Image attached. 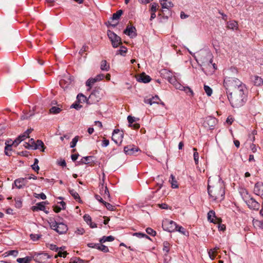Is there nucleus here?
I'll return each instance as SVG.
<instances>
[{
	"label": "nucleus",
	"instance_id": "nucleus-1",
	"mask_svg": "<svg viewBox=\"0 0 263 263\" xmlns=\"http://www.w3.org/2000/svg\"><path fill=\"white\" fill-rule=\"evenodd\" d=\"M247 91L246 87L238 89L237 91L231 92L227 94L228 98L233 107H239L243 105L247 100V96L245 92Z\"/></svg>",
	"mask_w": 263,
	"mask_h": 263
},
{
	"label": "nucleus",
	"instance_id": "nucleus-2",
	"mask_svg": "<svg viewBox=\"0 0 263 263\" xmlns=\"http://www.w3.org/2000/svg\"><path fill=\"white\" fill-rule=\"evenodd\" d=\"M223 86L227 94L231 93V91L234 92L240 89V87L241 88L246 87L245 85L237 78L228 76L226 77L224 79Z\"/></svg>",
	"mask_w": 263,
	"mask_h": 263
},
{
	"label": "nucleus",
	"instance_id": "nucleus-3",
	"mask_svg": "<svg viewBox=\"0 0 263 263\" xmlns=\"http://www.w3.org/2000/svg\"><path fill=\"white\" fill-rule=\"evenodd\" d=\"M213 55L211 52L208 50L201 51L198 55L196 61L199 65L202 67V70L205 72L206 69L212 67Z\"/></svg>",
	"mask_w": 263,
	"mask_h": 263
},
{
	"label": "nucleus",
	"instance_id": "nucleus-4",
	"mask_svg": "<svg viewBox=\"0 0 263 263\" xmlns=\"http://www.w3.org/2000/svg\"><path fill=\"white\" fill-rule=\"evenodd\" d=\"M208 192L209 195L213 200H222L225 194L224 190L220 182L212 186L208 184Z\"/></svg>",
	"mask_w": 263,
	"mask_h": 263
},
{
	"label": "nucleus",
	"instance_id": "nucleus-5",
	"mask_svg": "<svg viewBox=\"0 0 263 263\" xmlns=\"http://www.w3.org/2000/svg\"><path fill=\"white\" fill-rule=\"evenodd\" d=\"M49 223L50 228L60 234H65L68 230L67 226L62 222H59L54 219H50Z\"/></svg>",
	"mask_w": 263,
	"mask_h": 263
},
{
	"label": "nucleus",
	"instance_id": "nucleus-6",
	"mask_svg": "<svg viewBox=\"0 0 263 263\" xmlns=\"http://www.w3.org/2000/svg\"><path fill=\"white\" fill-rule=\"evenodd\" d=\"M107 35L114 48H117L122 44L121 38L114 32L108 30Z\"/></svg>",
	"mask_w": 263,
	"mask_h": 263
},
{
	"label": "nucleus",
	"instance_id": "nucleus-7",
	"mask_svg": "<svg viewBox=\"0 0 263 263\" xmlns=\"http://www.w3.org/2000/svg\"><path fill=\"white\" fill-rule=\"evenodd\" d=\"M162 226L164 230L170 232L175 231V230L177 228V224L175 222L167 219L162 221Z\"/></svg>",
	"mask_w": 263,
	"mask_h": 263
},
{
	"label": "nucleus",
	"instance_id": "nucleus-8",
	"mask_svg": "<svg viewBox=\"0 0 263 263\" xmlns=\"http://www.w3.org/2000/svg\"><path fill=\"white\" fill-rule=\"evenodd\" d=\"M101 89L96 88L89 96L88 99L90 100L92 103H96L99 101L101 99L102 94L100 93Z\"/></svg>",
	"mask_w": 263,
	"mask_h": 263
},
{
	"label": "nucleus",
	"instance_id": "nucleus-9",
	"mask_svg": "<svg viewBox=\"0 0 263 263\" xmlns=\"http://www.w3.org/2000/svg\"><path fill=\"white\" fill-rule=\"evenodd\" d=\"M123 138V133L118 129H115L113 132L111 139L116 143H121Z\"/></svg>",
	"mask_w": 263,
	"mask_h": 263
},
{
	"label": "nucleus",
	"instance_id": "nucleus-10",
	"mask_svg": "<svg viewBox=\"0 0 263 263\" xmlns=\"http://www.w3.org/2000/svg\"><path fill=\"white\" fill-rule=\"evenodd\" d=\"M217 122L215 118L213 117H207L203 122V125L205 128L212 129L214 127Z\"/></svg>",
	"mask_w": 263,
	"mask_h": 263
},
{
	"label": "nucleus",
	"instance_id": "nucleus-11",
	"mask_svg": "<svg viewBox=\"0 0 263 263\" xmlns=\"http://www.w3.org/2000/svg\"><path fill=\"white\" fill-rule=\"evenodd\" d=\"M124 151L125 154L132 155L134 154L135 152L140 151V149L134 145H127L124 147Z\"/></svg>",
	"mask_w": 263,
	"mask_h": 263
},
{
	"label": "nucleus",
	"instance_id": "nucleus-12",
	"mask_svg": "<svg viewBox=\"0 0 263 263\" xmlns=\"http://www.w3.org/2000/svg\"><path fill=\"white\" fill-rule=\"evenodd\" d=\"M246 203L249 208L253 210H258L259 204L254 198H251L249 200L246 201Z\"/></svg>",
	"mask_w": 263,
	"mask_h": 263
},
{
	"label": "nucleus",
	"instance_id": "nucleus-13",
	"mask_svg": "<svg viewBox=\"0 0 263 263\" xmlns=\"http://www.w3.org/2000/svg\"><path fill=\"white\" fill-rule=\"evenodd\" d=\"M136 29L135 27L129 26H127L126 28L124 30L123 33L130 37H136L137 36Z\"/></svg>",
	"mask_w": 263,
	"mask_h": 263
},
{
	"label": "nucleus",
	"instance_id": "nucleus-14",
	"mask_svg": "<svg viewBox=\"0 0 263 263\" xmlns=\"http://www.w3.org/2000/svg\"><path fill=\"white\" fill-rule=\"evenodd\" d=\"M254 192L257 195L263 196V183L262 182H257L255 184Z\"/></svg>",
	"mask_w": 263,
	"mask_h": 263
},
{
	"label": "nucleus",
	"instance_id": "nucleus-15",
	"mask_svg": "<svg viewBox=\"0 0 263 263\" xmlns=\"http://www.w3.org/2000/svg\"><path fill=\"white\" fill-rule=\"evenodd\" d=\"M137 80L139 82L146 83L151 81V78L149 76L146 75L145 73L143 72L140 75L139 77L137 79Z\"/></svg>",
	"mask_w": 263,
	"mask_h": 263
},
{
	"label": "nucleus",
	"instance_id": "nucleus-16",
	"mask_svg": "<svg viewBox=\"0 0 263 263\" xmlns=\"http://www.w3.org/2000/svg\"><path fill=\"white\" fill-rule=\"evenodd\" d=\"M46 202H40L36 203V205L32 206L31 209L33 211H37L39 210L45 211Z\"/></svg>",
	"mask_w": 263,
	"mask_h": 263
},
{
	"label": "nucleus",
	"instance_id": "nucleus-17",
	"mask_svg": "<svg viewBox=\"0 0 263 263\" xmlns=\"http://www.w3.org/2000/svg\"><path fill=\"white\" fill-rule=\"evenodd\" d=\"M215 217V212L213 210H211L208 213V219L211 222L213 223H218L219 221V219L217 218H216L214 219L213 218Z\"/></svg>",
	"mask_w": 263,
	"mask_h": 263
},
{
	"label": "nucleus",
	"instance_id": "nucleus-18",
	"mask_svg": "<svg viewBox=\"0 0 263 263\" xmlns=\"http://www.w3.org/2000/svg\"><path fill=\"white\" fill-rule=\"evenodd\" d=\"M227 28L233 30H236L238 28V25L235 21H230L227 23Z\"/></svg>",
	"mask_w": 263,
	"mask_h": 263
},
{
	"label": "nucleus",
	"instance_id": "nucleus-19",
	"mask_svg": "<svg viewBox=\"0 0 263 263\" xmlns=\"http://www.w3.org/2000/svg\"><path fill=\"white\" fill-rule=\"evenodd\" d=\"M25 179L19 178L14 181V184L18 189H21L25 185Z\"/></svg>",
	"mask_w": 263,
	"mask_h": 263
},
{
	"label": "nucleus",
	"instance_id": "nucleus-20",
	"mask_svg": "<svg viewBox=\"0 0 263 263\" xmlns=\"http://www.w3.org/2000/svg\"><path fill=\"white\" fill-rule=\"evenodd\" d=\"M12 141H7L5 142V154L7 156H11V154L8 152V150H10V151H12V146L13 145H11Z\"/></svg>",
	"mask_w": 263,
	"mask_h": 263
},
{
	"label": "nucleus",
	"instance_id": "nucleus-21",
	"mask_svg": "<svg viewBox=\"0 0 263 263\" xmlns=\"http://www.w3.org/2000/svg\"><path fill=\"white\" fill-rule=\"evenodd\" d=\"M160 2L163 8L168 9L173 7V4L171 2H167V0H160Z\"/></svg>",
	"mask_w": 263,
	"mask_h": 263
},
{
	"label": "nucleus",
	"instance_id": "nucleus-22",
	"mask_svg": "<svg viewBox=\"0 0 263 263\" xmlns=\"http://www.w3.org/2000/svg\"><path fill=\"white\" fill-rule=\"evenodd\" d=\"M33 149H40L41 147V148H43V149L42 150V151L44 152V143L43 142V141L42 140H37L35 144L33 145Z\"/></svg>",
	"mask_w": 263,
	"mask_h": 263
},
{
	"label": "nucleus",
	"instance_id": "nucleus-23",
	"mask_svg": "<svg viewBox=\"0 0 263 263\" xmlns=\"http://www.w3.org/2000/svg\"><path fill=\"white\" fill-rule=\"evenodd\" d=\"M169 182L171 183V186L173 188L176 189L178 187L177 180H176L175 176L172 174L171 175Z\"/></svg>",
	"mask_w": 263,
	"mask_h": 263
},
{
	"label": "nucleus",
	"instance_id": "nucleus-24",
	"mask_svg": "<svg viewBox=\"0 0 263 263\" xmlns=\"http://www.w3.org/2000/svg\"><path fill=\"white\" fill-rule=\"evenodd\" d=\"M100 68L102 70L108 71L110 67L106 60H102L101 63Z\"/></svg>",
	"mask_w": 263,
	"mask_h": 263
},
{
	"label": "nucleus",
	"instance_id": "nucleus-25",
	"mask_svg": "<svg viewBox=\"0 0 263 263\" xmlns=\"http://www.w3.org/2000/svg\"><path fill=\"white\" fill-rule=\"evenodd\" d=\"M91 158H92L91 156H86L83 157L80 161L77 162V165H82L83 164L88 163V161Z\"/></svg>",
	"mask_w": 263,
	"mask_h": 263
},
{
	"label": "nucleus",
	"instance_id": "nucleus-26",
	"mask_svg": "<svg viewBox=\"0 0 263 263\" xmlns=\"http://www.w3.org/2000/svg\"><path fill=\"white\" fill-rule=\"evenodd\" d=\"M253 82L254 85L256 86H261L263 84L262 79L258 76L254 77Z\"/></svg>",
	"mask_w": 263,
	"mask_h": 263
},
{
	"label": "nucleus",
	"instance_id": "nucleus-27",
	"mask_svg": "<svg viewBox=\"0 0 263 263\" xmlns=\"http://www.w3.org/2000/svg\"><path fill=\"white\" fill-rule=\"evenodd\" d=\"M69 192L75 200H78L79 202L82 201L80 199L79 194L76 191H75L74 190L72 189V190H69Z\"/></svg>",
	"mask_w": 263,
	"mask_h": 263
},
{
	"label": "nucleus",
	"instance_id": "nucleus-28",
	"mask_svg": "<svg viewBox=\"0 0 263 263\" xmlns=\"http://www.w3.org/2000/svg\"><path fill=\"white\" fill-rule=\"evenodd\" d=\"M115 240V238L112 236H103L100 239V242L101 243H104L106 241H112Z\"/></svg>",
	"mask_w": 263,
	"mask_h": 263
},
{
	"label": "nucleus",
	"instance_id": "nucleus-29",
	"mask_svg": "<svg viewBox=\"0 0 263 263\" xmlns=\"http://www.w3.org/2000/svg\"><path fill=\"white\" fill-rule=\"evenodd\" d=\"M164 71H165L168 75L167 80H168V82L170 83H171L172 84H173V85H174L177 82L176 78L174 77H170V71H167L166 70H164Z\"/></svg>",
	"mask_w": 263,
	"mask_h": 263
},
{
	"label": "nucleus",
	"instance_id": "nucleus-30",
	"mask_svg": "<svg viewBox=\"0 0 263 263\" xmlns=\"http://www.w3.org/2000/svg\"><path fill=\"white\" fill-rule=\"evenodd\" d=\"M62 109L59 107L52 106L49 110V113L51 114H58L60 113Z\"/></svg>",
	"mask_w": 263,
	"mask_h": 263
},
{
	"label": "nucleus",
	"instance_id": "nucleus-31",
	"mask_svg": "<svg viewBox=\"0 0 263 263\" xmlns=\"http://www.w3.org/2000/svg\"><path fill=\"white\" fill-rule=\"evenodd\" d=\"M123 14V11L122 10H119L117 11L116 13H114L112 14V16L111 17V19L112 20H118L121 16V15Z\"/></svg>",
	"mask_w": 263,
	"mask_h": 263
},
{
	"label": "nucleus",
	"instance_id": "nucleus-32",
	"mask_svg": "<svg viewBox=\"0 0 263 263\" xmlns=\"http://www.w3.org/2000/svg\"><path fill=\"white\" fill-rule=\"evenodd\" d=\"M127 49L124 46H121V48L118 50L116 52V54H120L121 55L124 56L125 53L127 52Z\"/></svg>",
	"mask_w": 263,
	"mask_h": 263
},
{
	"label": "nucleus",
	"instance_id": "nucleus-33",
	"mask_svg": "<svg viewBox=\"0 0 263 263\" xmlns=\"http://www.w3.org/2000/svg\"><path fill=\"white\" fill-rule=\"evenodd\" d=\"M97 80L96 79L94 78H90L87 80V81L86 82V85L89 87V88H91L92 85L97 82Z\"/></svg>",
	"mask_w": 263,
	"mask_h": 263
},
{
	"label": "nucleus",
	"instance_id": "nucleus-34",
	"mask_svg": "<svg viewBox=\"0 0 263 263\" xmlns=\"http://www.w3.org/2000/svg\"><path fill=\"white\" fill-rule=\"evenodd\" d=\"M100 193L103 195H107L108 198L110 197L109 191L106 185L104 186V188L100 189Z\"/></svg>",
	"mask_w": 263,
	"mask_h": 263
},
{
	"label": "nucleus",
	"instance_id": "nucleus-35",
	"mask_svg": "<svg viewBox=\"0 0 263 263\" xmlns=\"http://www.w3.org/2000/svg\"><path fill=\"white\" fill-rule=\"evenodd\" d=\"M98 250L105 253L109 252L108 247L101 244V243L99 244Z\"/></svg>",
	"mask_w": 263,
	"mask_h": 263
},
{
	"label": "nucleus",
	"instance_id": "nucleus-36",
	"mask_svg": "<svg viewBox=\"0 0 263 263\" xmlns=\"http://www.w3.org/2000/svg\"><path fill=\"white\" fill-rule=\"evenodd\" d=\"M204 90L208 96H211L212 93V89L208 85H204Z\"/></svg>",
	"mask_w": 263,
	"mask_h": 263
},
{
	"label": "nucleus",
	"instance_id": "nucleus-37",
	"mask_svg": "<svg viewBox=\"0 0 263 263\" xmlns=\"http://www.w3.org/2000/svg\"><path fill=\"white\" fill-rule=\"evenodd\" d=\"M193 151L195 152L194 153V155H193V156H194V159L195 160V162L196 164H197L198 163L199 154L197 152V148H193Z\"/></svg>",
	"mask_w": 263,
	"mask_h": 263
},
{
	"label": "nucleus",
	"instance_id": "nucleus-38",
	"mask_svg": "<svg viewBox=\"0 0 263 263\" xmlns=\"http://www.w3.org/2000/svg\"><path fill=\"white\" fill-rule=\"evenodd\" d=\"M79 137L78 136H77L72 140V141L70 142L71 148H73L76 146L77 143L79 140Z\"/></svg>",
	"mask_w": 263,
	"mask_h": 263
},
{
	"label": "nucleus",
	"instance_id": "nucleus-39",
	"mask_svg": "<svg viewBox=\"0 0 263 263\" xmlns=\"http://www.w3.org/2000/svg\"><path fill=\"white\" fill-rule=\"evenodd\" d=\"M33 196H34V197H35L36 198H41L43 200H45V199H46V196L43 193H41L40 194L34 193Z\"/></svg>",
	"mask_w": 263,
	"mask_h": 263
},
{
	"label": "nucleus",
	"instance_id": "nucleus-40",
	"mask_svg": "<svg viewBox=\"0 0 263 263\" xmlns=\"http://www.w3.org/2000/svg\"><path fill=\"white\" fill-rule=\"evenodd\" d=\"M146 232L148 234L152 236H155L156 235V232L151 228H147L146 229Z\"/></svg>",
	"mask_w": 263,
	"mask_h": 263
},
{
	"label": "nucleus",
	"instance_id": "nucleus-41",
	"mask_svg": "<svg viewBox=\"0 0 263 263\" xmlns=\"http://www.w3.org/2000/svg\"><path fill=\"white\" fill-rule=\"evenodd\" d=\"M163 250L165 251L166 253H168L170 251V243L167 241H164L163 242Z\"/></svg>",
	"mask_w": 263,
	"mask_h": 263
},
{
	"label": "nucleus",
	"instance_id": "nucleus-42",
	"mask_svg": "<svg viewBox=\"0 0 263 263\" xmlns=\"http://www.w3.org/2000/svg\"><path fill=\"white\" fill-rule=\"evenodd\" d=\"M41 237V235L31 234L30 237L33 241H36L39 240Z\"/></svg>",
	"mask_w": 263,
	"mask_h": 263
},
{
	"label": "nucleus",
	"instance_id": "nucleus-43",
	"mask_svg": "<svg viewBox=\"0 0 263 263\" xmlns=\"http://www.w3.org/2000/svg\"><path fill=\"white\" fill-rule=\"evenodd\" d=\"M77 99L79 101H83V102H85L86 101H87L86 97L82 93H79L78 95Z\"/></svg>",
	"mask_w": 263,
	"mask_h": 263
},
{
	"label": "nucleus",
	"instance_id": "nucleus-44",
	"mask_svg": "<svg viewBox=\"0 0 263 263\" xmlns=\"http://www.w3.org/2000/svg\"><path fill=\"white\" fill-rule=\"evenodd\" d=\"M103 204L105 206L107 210L111 211H114V206L109 203L105 201Z\"/></svg>",
	"mask_w": 263,
	"mask_h": 263
},
{
	"label": "nucleus",
	"instance_id": "nucleus-45",
	"mask_svg": "<svg viewBox=\"0 0 263 263\" xmlns=\"http://www.w3.org/2000/svg\"><path fill=\"white\" fill-rule=\"evenodd\" d=\"M127 120L129 123V126H132V124L136 121V118L134 117L128 116L127 117Z\"/></svg>",
	"mask_w": 263,
	"mask_h": 263
},
{
	"label": "nucleus",
	"instance_id": "nucleus-46",
	"mask_svg": "<svg viewBox=\"0 0 263 263\" xmlns=\"http://www.w3.org/2000/svg\"><path fill=\"white\" fill-rule=\"evenodd\" d=\"M181 90L184 91L186 93L190 92L191 96H193L194 95L193 90L188 86H183V89H182Z\"/></svg>",
	"mask_w": 263,
	"mask_h": 263
},
{
	"label": "nucleus",
	"instance_id": "nucleus-47",
	"mask_svg": "<svg viewBox=\"0 0 263 263\" xmlns=\"http://www.w3.org/2000/svg\"><path fill=\"white\" fill-rule=\"evenodd\" d=\"M83 218L88 224L92 221L91 217L88 214H85Z\"/></svg>",
	"mask_w": 263,
	"mask_h": 263
},
{
	"label": "nucleus",
	"instance_id": "nucleus-48",
	"mask_svg": "<svg viewBox=\"0 0 263 263\" xmlns=\"http://www.w3.org/2000/svg\"><path fill=\"white\" fill-rule=\"evenodd\" d=\"M152 101V104H159V101H160L158 96H155L151 98Z\"/></svg>",
	"mask_w": 263,
	"mask_h": 263
},
{
	"label": "nucleus",
	"instance_id": "nucleus-49",
	"mask_svg": "<svg viewBox=\"0 0 263 263\" xmlns=\"http://www.w3.org/2000/svg\"><path fill=\"white\" fill-rule=\"evenodd\" d=\"M175 231H178L183 235H185V229L181 226H179L177 225V228H176Z\"/></svg>",
	"mask_w": 263,
	"mask_h": 263
},
{
	"label": "nucleus",
	"instance_id": "nucleus-50",
	"mask_svg": "<svg viewBox=\"0 0 263 263\" xmlns=\"http://www.w3.org/2000/svg\"><path fill=\"white\" fill-rule=\"evenodd\" d=\"M49 248L55 252H58L59 250V248L56 246V245L53 244L49 245Z\"/></svg>",
	"mask_w": 263,
	"mask_h": 263
},
{
	"label": "nucleus",
	"instance_id": "nucleus-51",
	"mask_svg": "<svg viewBox=\"0 0 263 263\" xmlns=\"http://www.w3.org/2000/svg\"><path fill=\"white\" fill-rule=\"evenodd\" d=\"M158 6L157 3H153L151 5V11L153 12H155L157 10V7Z\"/></svg>",
	"mask_w": 263,
	"mask_h": 263
},
{
	"label": "nucleus",
	"instance_id": "nucleus-52",
	"mask_svg": "<svg viewBox=\"0 0 263 263\" xmlns=\"http://www.w3.org/2000/svg\"><path fill=\"white\" fill-rule=\"evenodd\" d=\"M99 244L100 243H88L87 246L89 248H95L98 250Z\"/></svg>",
	"mask_w": 263,
	"mask_h": 263
},
{
	"label": "nucleus",
	"instance_id": "nucleus-53",
	"mask_svg": "<svg viewBox=\"0 0 263 263\" xmlns=\"http://www.w3.org/2000/svg\"><path fill=\"white\" fill-rule=\"evenodd\" d=\"M18 254V251L15 250L8 251V255H12L14 257L16 256Z\"/></svg>",
	"mask_w": 263,
	"mask_h": 263
},
{
	"label": "nucleus",
	"instance_id": "nucleus-54",
	"mask_svg": "<svg viewBox=\"0 0 263 263\" xmlns=\"http://www.w3.org/2000/svg\"><path fill=\"white\" fill-rule=\"evenodd\" d=\"M22 142L21 140H20L18 137L12 142L11 145H14L16 147L20 143Z\"/></svg>",
	"mask_w": 263,
	"mask_h": 263
},
{
	"label": "nucleus",
	"instance_id": "nucleus-55",
	"mask_svg": "<svg viewBox=\"0 0 263 263\" xmlns=\"http://www.w3.org/2000/svg\"><path fill=\"white\" fill-rule=\"evenodd\" d=\"M82 106L80 105L78 103H74V104H72L71 106V108H73L77 110L80 109L81 108H82Z\"/></svg>",
	"mask_w": 263,
	"mask_h": 263
},
{
	"label": "nucleus",
	"instance_id": "nucleus-56",
	"mask_svg": "<svg viewBox=\"0 0 263 263\" xmlns=\"http://www.w3.org/2000/svg\"><path fill=\"white\" fill-rule=\"evenodd\" d=\"M175 88L177 89L182 90V89H183V86H182L181 84H180L179 82H177L174 85Z\"/></svg>",
	"mask_w": 263,
	"mask_h": 263
},
{
	"label": "nucleus",
	"instance_id": "nucleus-57",
	"mask_svg": "<svg viewBox=\"0 0 263 263\" xmlns=\"http://www.w3.org/2000/svg\"><path fill=\"white\" fill-rule=\"evenodd\" d=\"M209 255L212 260H213L214 259L215 254V253H214L213 250H210L209 251Z\"/></svg>",
	"mask_w": 263,
	"mask_h": 263
},
{
	"label": "nucleus",
	"instance_id": "nucleus-58",
	"mask_svg": "<svg viewBox=\"0 0 263 263\" xmlns=\"http://www.w3.org/2000/svg\"><path fill=\"white\" fill-rule=\"evenodd\" d=\"M67 254V253L66 251L62 252L61 251H58V256L59 257H65Z\"/></svg>",
	"mask_w": 263,
	"mask_h": 263
},
{
	"label": "nucleus",
	"instance_id": "nucleus-59",
	"mask_svg": "<svg viewBox=\"0 0 263 263\" xmlns=\"http://www.w3.org/2000/svg\"><path fill=\"white\" fill-rule=\"evenodd\" d=\"M87 48H88V46H87L86 45H83V47H82V48L80 49V50L79 51V53L81 55H82L84 53V52L86 51V49Z\"/></svg>",
	"mask_w": 263,
	"mask_h": 263
},
{
	"label": "nucleus",
	"instance_id": "nucleus-60",
	"mask_svg": "<svg viewBox=\"0 0 263 263\" xmlns=\"http://www.w3.org/2000/svg\"><path fill=\"white\" fill-rule=\"evenodd\" d=\"M28 137L27 136V134H25V133L22 134V135H20L18 138L21 140V141H23L26 138H28Z\"/></svg>",
	"mask_w": 263,
	"mask_h": 263
},
{
	"label": "nucleus",
	"instance_id": "nucleus-61",
	"mask_svg": "<svg viewBox=\"0 0 263 263\" xmlns=\"http://www.w3.org/2000/svg\"><path fill=\"white\" fill-rule=\"evenodd\" d=\"M109 143V141L107 139H104L103 141H102V146L103 147H106L108 145Z\"/></svg>",
	"mask_w": 263,
	"mask_h": 263
},
{
	"label": "nucleus",
	"instance_id": "nucleus-62",
	"mask_svg": "<svg viewBox=\"0 0 263 263\" xmlns=\"http://www.w3.org/2000/svg\"><path fill=\"white\" fill-rule=\"evenodd\" d=\"M134 236H136L139 238H143L144 236H145V234L142 233H135L133 234Z\"/></svg>",
	"mask_w": 263,
	"mask_h": 263
},
{
	"label": "nucleus",
	"instance_id": "nucleus-63",
	"mask_svg": "<svg viewBox=\"0 0 263 263\" xmlns=\"http://www.w3.org/2000/svg\"><path fill=\"white\" fill-rule=\"evenodd\" d=\"M33 115H34L33 113L30 114L29 116H28L27 115H24L21 116V119L23 120H25V119H28V118H29L30 117H32Z\"/></svg>",
	"mask_w": 263,
	"mask_h": 263
},
{
	"label": "nucleus",
	"instance_id": "nucleus-64",
	"mask_svg": "<svg viewBox=\"0 0 263 263\" xmlns=\"http://www.w3.org/2000/svg\"><path fill=\"white\" fill-rule=\"evenodd\" d=\"M104 78V74H100L97 75L95 78L97 80V81H100Z\"/></svg>",
	"mask_w": 263,
	"mask_h": 263
}]
</instances>
